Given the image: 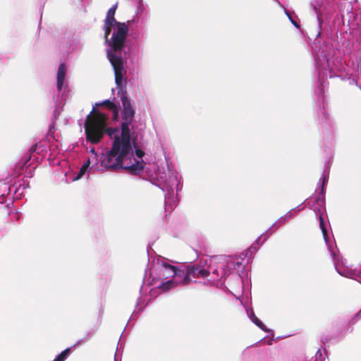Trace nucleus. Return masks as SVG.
Segmentation results:
<instances>
[{"label":"nucleus","instance_id":"obj_1","mask_svg":"<svg viewBox=\"0 0 361 361\" xmlns=\"http://www.w3.org/2000/svg\"><path fill=\"white\" fill-rule=\"evenodd\" d=\"M104 23L110 26H117V30L113 33L109 44L111 49L107 51V58L114 68L116 84L121 86L123 78L126 73L121 51L125 47L128 26L125 23L116 21L114 16H106Z\"/></svg>","mask_w":361,"mask_h":361},{"label":"nucleus","instance_id":"obj_2","mask_svg":"<svg viewBox=\"0 0 361 361\" xmlns=\"http://www.w3.org/2000/svg\"><path fill=\"white\" fill-rule=\"evenodd\" d=\"M108 116L101 113L93 106L84 124L86 140L92 144H97L102 139L106 133L111 137L118 132V128H108Z\"/></svg>","mask_w":361,"mask_h":361},{"label":"nucleus","instance_id":"obj_3","mask_svg":"<svg viewBox=\"0 0 361 361\" xmlns=\"http://www.w3.org/2000/svg\"><path fill=\"white\" fill-rule=\"evenodd\" d=\"M130 153V152L126 149L124 150L123 148L118 146V141L113 142L111 150L101 156V166L109 171H116L123 169L132 174H137L143 169V166L137 161H136L135 164L128 166H123L122 165L123 160Z\"/></svg>","mask_w":361,"mask_h":361},{"label":"nucleus","instance_id":"obj_4","mask_svg":"<svg viewBox=\"0 0 361 361\" xmlns=\"http://www.w3.org/2000/svg\"><path fill=\"white\" fill-rule=\"evenodd\" d=\"M123 80L121 82V85L118 86L116 85L117 89H118V94L121 95V99L122 102V123H132L134 117H135V109H133L131 102L128 97L126 95V92L123 90Z\"/></svg>","mask_w":361,"mask_h":361},{"label":"nucleus","instance_id":"obj_5","mask_svg":"<svg viewBox=\"0 0 361 361\" xmlns=\"http://www.w3.org/2000/svg\"><path fill=\"white\" fill-rule=\"evenodd\" d=\"M209 275V271L203 268L202 267L194 264L188 265L186 267L185 275L180 282V284L185 286L192 282L193 279L202 278L204 279Z\"/></svg>","mask_w":361,"mask_h":361},{"label":"nucleus","instance_id":"obj_6","mask_svg":"<svg viewBox=\"0 0 361 361\" xmlns=\"http://www.w3.org/2000/svg\"><path fill=\"white\" fill-rule=\"evenodd\" d=\"M130 123H121V134L118 137L116 135L114 137V142L118 141V146L132 152V146L130 144V130L129 126Z\"/></svg>","mask_w":361,"mask_h":361},{"label":"nucleus","instance_id":"obj_7","mask_svg":"<svg viewBox=\"0 0 361 361\" xmlns=\"http://www.w3.org/2000/svg\"><path fill=\"white\" fill-rule=\"evenodd\" d=\"M96 106H105L106 108L109 109V110L112 111L114 119L117 120L118 116V108L116 104H115L113 102L106 99L102 102L97 103L95 104Z\"/></svg>","mask_w":361,"mask_h":361},{"label":"nucleus","instance_id":"obj_8","mask_svg":"<svg viewBox=\"0 0 361 361\" xmlns=\"http://www.w3.org/2000/svg\"><path fill=\"white\" fill-rule=\"evenodd\" d=\"M163 267L165 268L166 271L170 272L171 276L172 277L177 276L183 277V279L184 276L185 275L184 270H182L176 266L169 264L168 263H164Z\"/></svg>","mask_w":361,"mask_h":361},{"label":"nucleus","instance_id":"obj_9","mask_svg":"<svg viewBox=\"0 0 361 361\" xmlns=\"http://www.w3.org/2000/svg\"><path fill=\"white\" fill-rule=\"evenodd\" d=\"M66 73V68L65 64L61 63L59 66L57 72V89L59 91H61L63 88Z\"/></svg>","mask_w":361,"mask_h":361},{"label":"nucleus","instance_id":"obj_10","mask_svg":"<svg viewBox=\"0 0 361 361\" xmlns=\"http://www.w3.org/2000/svg\"><path fill=\"white\" fill-rule=\"evenodd\" d=\"M176 286V283L173 280H169L162 283L161 285L159 286L158 288L161 289L163 291H168Z\"/></svg>","mask_w":361,"mask_h":361},{"label":"nucleus","instance_id":"obj_11","mask_svg":"<svg viewBox=\"0 0 361 361\" xmlns=\"http://www.w3.org/2000/svg\"><path fill=\"white\" fill-rule=\"evenodd\" d=\"M90 163V160H87V161L82 166L78 174L77 175V176L75 178V180H78V179H80V178H82V176L85 173L87 168L89 167Z\"/></svg>","mask_w":361,"mask_h":361},{"label":"nucleus","instance_id":"obj_12","mask_svg":"<svg viewBox=\"0 0 361 361\" xmlns=\"http://www.w3.org/2000/svg\"><path fill=\"white\" fill-rule=\"evenodd\" d=\"M251 319L259 328L265 331V326L263 323L257 317V316L252 313L251 315Z\"/></svg>","mask_w":361,"mask_h":361},{"label":"nucleus","instance_id":"obj_13","mask_svg":"<svg viewBox=\"0 0 361 361\" xmlns=\"http://www.w3.org/2000/svg\"><path fill=\"white\" fill-rule=\"evenodd\" d=\"M113 26H110L109 25H107V24H105L104 23V38L106 41H108V37H109V35H110L111 32V27Z\"/></svg>","mask_w":361,"mask_h":361},{"label":"nucleus","instance_id":"obj_14","mask_svg":"<svg viewBox=\"0 0 361 361\" xmlns=\"http://www.w3.org/2000/svg\"><path fill=\"white\" fill-rule=\"evenodd\" d=\"M118 8V3L115 4L112 6L107 11L106 16H114L116 13V11Z\"/></svg>","mask_w":361,"mask_h":361},{"label":"nucleus","instance_id":"obj_15","mask_svg":"<svg viewBox=\"0 0 361 361\" xmlns=\"http://www.w3.org/2000/svg\"><path fill=\"white\" fill-rule=\"evenodd\" d=\"M288 216L286 217H281L276 222H275L273 225V226H276V228H279L281 225H283L288 219Z\"/></svg>","mask_w":361,"mask_h":361},{"label":"nucleus","instance_id":"obj_16","mask_svg":"<svg viewBox=\"0 0 361 361\" xmlns=\"http://www.w3.org/2000/svg\"><path fill=\"white\" fill-rule=\"evenodd\" d=\"M322 234H323V237L325 240L326 242L328 241V239H329V236H328V231L326 229V228H324L322 230Z\"/></svg>","mask_w":361,"mask_h":361},{"label":"nucleus","instance_id":"obj_17","mask_svg":"<svg viewBox=\"0 0 361 361\" xmlns=\"http://www.w3.org/2000/svg\"><path fill=\"white\" fill-rule=\"evenodd\" d=\"M319 226L321 229L322 230L324 228H326L324 224V220L322 215L319 216Z\"/></svg>","mask_w":361,"mask_h":361},{"label":"nucleus","instance_id":"obj_18","mask_svg":"<svg viewBox=\"0 0 361 361\" xmlns=\"http://www.w3.org/2000/svg\"><path fill=\"white\" fill-rule=\"evenodd\" d=\"M322 356V355L320 350H318V351L317 352L316 355H315L314 361H322V360H321Z\"/></svg>","mask_w":361,"mask_h":361},{"label":"nucleus","instance_id":"obj_19","mask_svg":"<svg viewBox=\"0 0 361 361\" xmlns=\"http://www.w3.org/2000/svg\"><path fill=\"white\" fill-rule=\"evenodd\" d=\"M135 153H136L137 157L139 158H142L144 155V152L140 149H137Z\"/></svg>","mask_w":361,"mask_h":361},{"label":"nucleus","instance_id":"obj_20","mask_svg":"<svg viewBox=\"0 0 361 361\" xmlns=\"http://www.w3.org/2000/svg\"><path fill=\"white\" fill-rule=\"evenodd\" d=\"M36 147H37V145H33V146L30 148V151H32V152H34V151H35V150H36Z\"/></svg>","mask_w":361,"mask_h":361},{"label":"nucleus","instance_id":"obj_21","mask_svg":"<svg viewBox=\"0 0 361 361\" xmlns=\"http://www.w3.org/2000/svg\"><path fill=\"white\" fill-rule=\"evenodd\" d=\"M291 21H292V23H293V24H294L297 27H299V25L297 24V23H296V22H295V21H294V20H291Z\"/></svg>","mask_w":361,"mask_h":361},{"label":"nucleus","instance_id":"obj_22","mask_svg":"<svg viewBox=\"0 0 361 361\" xmlns=\"http://www.w3.org/2000/svg\"><path fill=\"white\" fill-rule=\"evenodd\" d=\"M90 152H91L92 153H95V150H94V149H92L90 150Z\"/></svg>","mask_w":361,"mask_h":361},{"label":"nucleus","instance_id":"obj_23","mask_svg":"<svg viewBox=\"0 0 361 361\" xmlns=\"http://www.w3.org/2000/svg\"><path fill=\"white\" fill-rule=\"evenodd\" d=\"M324 183H325V178H324V180H323V184H324Z\"/></svg>","mask_w":361,"mask_h":361}]
</instances>
